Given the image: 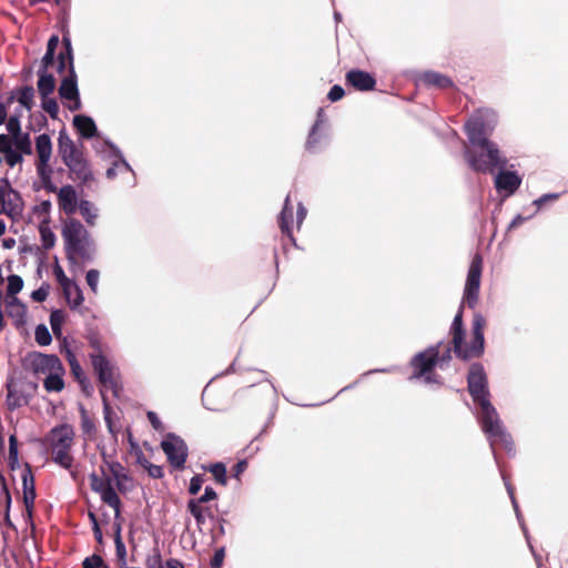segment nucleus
Segmentation results:
<instances>
[{"label":"nucleus","instance_id":"1","mask_svg":"<svg viewBox=\"0 0 568 568\" xmlns=\"http://www.w3.org/2000/svg\"><path fill=\"white\" fill-rule=\"evenodd\" d=\"M485 327L486 318L476 312L471 322L470 341L465 342L466 329L463 322V306H460L449 328L452 348L448 347L442 355L439 354V362H449L452 351L458 359L464 362L480 358L485 352Z\"/></svg>","mask_w":568,"mask_h":568},{"label":"nucleus","instance_id":"2","mask_svg":"<svg viewBox=\"0 0 568 568\" xmlns=\"http://www.w3.org/2000/svg\"><path fill=\"white\" fill-rule=\"evenodd\" d=\"M465 132L473 146L487 151V160H485L484 154H476V151L469 148L465 149V160L474 171L493 173L496 168H501L506 164V160L501 158L497 144L487 138L486 124L483 120H469L465 124Z\"/></svg>","mask_w":568,"mask_h":568},{"label":"nucleus","instance_id":"3","mask_svg":"<svg viewBox=\"0 0 568 568\" xmlns=\"http://www.w3.org/2000/svg\"><path fill=\"white\" fill-rule=\"evenodd\" d=\"M58 152L69 170V178L79 186L89 185L94 181V174L83 148L78 146L65 131H61L59 134Z\"/></svg>","mask_w":568,"mask_h":568},{"label":"nucleus","instance_id":"4","mask_svg":"<svg viewBox=\"0 0 568 568\" xmlns=\"http://www.w3.org/2000/svg\"><path fill=\"white\" fill-rule=\"evenodd\" d=\"M65 255L70 263L91 261L94 253L93 241L83 224L69 217L62 226Z\"/></svg>","mask_w":568,"mask_h":568},{"label":"nucleus","instance_id":"5","mask_svg":"<svg viewBox=\"0 0 568 568\" xmlns=\"http://www.w3.org/2000/svg\"><path fill=\"white\" fill-rule=\"evenodd\" d=\"M75 432L70 424H60L53 427L44 437V445L53 463L70 470L71 474L74 457L72 447L74 445Z\"/></svg>","mask_w":568,"mask_h":568},{"label":"nucleus","instance_id":"6","mask_svg":"<svg viewBox=\"0 0 568 568\" xmlns=\"http://www.w3.org/2000/svg\"><path fill=\"white\" fill-rule=\"evenodd\" d=\"M478 405L480 407L481 428L488 436L491 447L501 446L507 452H511L514 448L511 436L503 428L498 414L490 400H485Z\"/></svg>","mask_w":568,"mask_h":568},{"label":"nucleus","instance_id":"7","mask_svg":"<svg viewBox=\"0 0 568 568\" xmlns=\"http://www.w3.org/2000/svg\"><path fill=\"white\" fill-rule=\"evenodd\" d=\"M90 357L100 384L119 397L122 386L116 367L103 354H91Z\"/></svg>","mask_w":568,"mask_h":568},{"label":"nucleus","instance_id":"8","mask_svg":"<svg viewBox=\"0 0 568 568\" xmlns=\"http://www.w3.org/2000/svg\"><path fill=\"white\" fill-rule=\"evenodd\" d=\"M467 389L476 404L489 400L488 378L480 363H473L467 375Z\"/></svg>","mask_w":568,"mask_h":568},{"label":"nucleus","instance_id":"9","mask_svg":"<svg viewBox=\"0 0 568 568\" xmlns=\"http://www.w3.org/2000/svg\"><path fill=\"white\" fill-rule=\"evenodd\" d=\"M439 363V344L428 347L424 352L416 354L410 362L413 377H424L425 382H433L432 373Z\"/></svg>","mask_w":568,"mask_h":568},{"label":"nucleus","instance_id":"10","mask_svg":"<svg viewBox=\"0 0 568 568\" xmlns=\"http://www.w3.org/2000/svg\"><path fill=\"white\" fill-rule=\"evenodd\" d=\"M481 271L483 257L480 254H475L468 270L463 300L469 308H474L478 302Z\"/></svg>","mask_w":568,"mask_h":568},{"label":"nucleus","instance_id":"11","mask_svg":"<svg viewBox=\"0 0 568 568\" xmlns=\"http://www.w3.org/2000/svg\"><path fill=\"white\" fill-rule=\"evenodd\" d=\"M161 448L174 469L182 470L184 468L187 458V446L180 436L169 433L161 442Z\"/></svg>","mask_w":568,"mask_h":568},{"label":"nucleus","instance_id":"12","mask_svg":"<svg viewBox=\"0 0 568 568\" xmlns=\"http://www.w3.org/2000/svg\"><path fill=\"white\" fill-rule=\"evenodd\" d=\"M7 407L9 410L13 412L17 408H20L24 405L29 404L31 394L28 393V389L36 392L37 384L34 383H24L17 382L14 379L8 381L7 385Z\"/></svg>","mask_w":568,"mask_h":568},{"label":"nucleus","instance_id":"13","mask_svg":"<svg viewBox=\"0 0 568 568\" xmlns=\"http://www.w3.org/2000/svg\"><path fill=\"white\" fill-rule=\"evenodd\" d=\"M62 362L54 354L33 353L30 355V367L37 375H49L59 367Z\"/></svg>","mask_w":568,"mask_h":568},{"label":"nucleus","instance_id":"14","mask_svg":"<svg viewBox=\"0 0 568 568\" xmlns=\"http://www.w3.org/2000/svg\"><path fill=\"white\" fill-rule=\"evenodd\" d=\"M21 480H22L23 504H24L26 513H27V516L29 518H31L32 514H33L34 500H36L37 494H36L34 477L32 475L31 467L28 464L26 465V468L22 470Z\"/></svg>","mask_w":568,"mask_h":568},{"label":"nucleus","instance_id":"15","mask_svg":"<svg viewBox=\"0 0 568 568\" xmlns=\"http://www.w3.org/2000/svg\"><path fill=\"white\" fill-rule=\"evenodd\" d=\"M345 82L357 91H371L374 90L376 85L375 78L371 73L359 69L349 70L345 75Z\"/></svg>","mask_w":568,"mask_h":568},{"label":"nucleus","instance_id":"16","mask_svg":"<svg viewBox=\"0 0 568 568\" xmlns=\"http://www.w3.org/2000/svg\"><path fill=\"white\" fill-rule=\"evenodd\" d=\"M58 204L61 211L67 215H72L78 210L77 191L74 186L67 184L58 191Z\"/></svg>","mask_w":568,"mask_h":568},{"label":"nucleus","instance_id":"17","mask_svg":"<svg viewBox=\"0 0 568 568\" xmlns=\"http://www.w3.org/2000/svg\"><path fill=\"white\" fill-rule=\"evenodd\" d=\"M520 176L513 171H501L495 179V187L498 191H506L508 195L514 194L520 186Z\"/></svg>","mask_w":568,"mask_h":568},{"label":"nucleus","instance_id":"18","mask_svg":"<svg viewBox=\"0 0 568 568\" xmlns=\"http://www.w3.org/2000/svg\"><path fill=\"white\" fill-rule=\"evenodd\" d=\"M59 95L64 100H72L80 97L78 90V77L75 73L74 65L69 68V73L65 75L59 87Z\"/></svg>","mask_w":568,"mask_h":568},{"label":"nucleus","instance_id":"19","mask_svg":"<svg viewBox=\"0 0 568 568\" xmlns=\"http://www.w3.org/2000/svg\"><path fill=\"white\" fill-rule=\"evenodd\" d=\"M278 226L283 235H286L293 244L295 239L293 236V206L291 205L290 195L286 196L282 212L278 216Z\"/></svg>","mask_w":568,"mask_h":568},{"label":"nucleus","instance_id":"20","mask_svg":"<svg viewBox=\"0 0 568 568\" xmlns=\"http://www.w3.org/2000/svg\"><path fill=\"white\" fill-rule=\"evenodd\" d=\"M0 153L10 168L22 163L23 155L12 148V139L7 134H0Z\"/></svg>","mask_w":568,"mask_h":568},{"label":"nucleus","instance_id":"21","mask_svg":"<svg viewBox=\"0 0 568 568\" xmlns=\"http://www.w3.org/2000/svg\"><path fill=\"white\" fill-rule=\"evenodd\" d=\"M422 82L430 88L448 89L454 87L450 78L436 71H426L420 77Z\"/></svg>","mask_w":568,"mask_h":568},{"label":"nucleus","instance_id":"22","mask_svg":"<svg viewBox=\"0 0 568 568\" xmlns=\"http://www.w3.org/2000/svg\"><path fill=\"white\" fill-rule=\"evenodd\" d=\"M36 169L44 190L49 193H55L57 186L52 182L53 170L50 166V161H37Z\"/></svg>","mask_w":568,"mask_h":568},{"label":"nucleus","instance_id":"23","mask_svg":"<svg viewBox=\"0 0 568 568\" xmlns=\"http://www.w3.org/2000/svg\"><path fill=\"white\" fill-rule=\"evenodd\" d=\"M64 367L63 365L55 369L54 372L50 373L45 376L43 379V387L48 393H60L64 388Z\"/></svg>","mask_w":568,"mask_h":568},{"label":"nucleus","instance_id":"24","mask_svg":"<svg viewBox=\"0 0 568 568\" xmlns=\"http://www.w3.org/2000/svg\"><path fill=\"white\" fill-rule=\"evenodd\" d=\"M73 125L83 139H91L97 134V125L92 118L87 115H75Z\"/></svg>","mask_w":568,"mask_h":568},{"label":"nucleus","instance_id":"25","mask_svg":"<svg viewBox=\"0 0 568 568\" xmlns=\"http://www.w3.org/2000/svg\"><path fill=\"white\" fill-rule=\"evenodd\" d=\"M37 161H50L52 155V142L47 133L36 138Z\"/></svg>","mask_w":568,"mask_h":568},{"label":"nucleus","instance_id":"26","mask_svg":"<svg viewBox=\"0 0 568 568\" xmlns=\"http://www.w3.org/2000/svg\"><path fill=\"white\" fill-rule=\"evenodd\" d=\"M38 91L41 98L49 97L55 89V79L51 73L38 71Z\"/></svg>","mask_w":568,"mask_h":568},{"label":"nucleus","instance_id":"27","mask_svg":"<svg viewBox=\"0 0 568 568\" xmlns=\"http://www.w3.org/2000/svg\"><path fill=\"white\" fill-rule=\"evenodd\" d=\"M100 496L104 504L114 509V517L118 519L121 513V499L112 487V484L106 486V488L100 493Z\"/></svg>","mask_w":568,"mask_h":568},{"label":"nucleus","instance_id":"28","mask_svg":"<svg viewBox=\"0 0 568 568\" xmlns=\"http://www.w3.org/2000/svg\"><path fill=\"white\" fill-rule=\"evenodd\" d=\"M63 294L71 308L79 307L84 301L81 288L74 282L63 288Z\"/></svg>","mask_w":568,"mask_h":568},{"label":"nucleus","instance_id":"29","mask_svg":"<svg viewBox=\"0 0 568 568\" xmlns=\"http://www.w3.org/2000/svg\"><path fill=\"white\" fill-rule=\"evenodd\" d=\"M80 418L82 433L88 437V439H93L97 433L95 422L83 405L80 406Z\"/></svg>","mask_w":568,"mask_h":568},{"label":"nucleus","instance_id":"30","mask_svg":"<svg viewBox=\"0 0 568 568\" xmlns=\"http://www.w3.org/2000/svg\"><path fill=\"white\" fill-rule=\"evenodd\" d=\"M6 307L10 317L22 320L26 315V306L18 297H7Z\"/></svg>","mask_w":568,"mask_h":568},{"label":"nucleus","instance_id":"31","mask_svg":"<svg viewBox=\"0 0 568 568\" xmlns=\"http://www.w3.org/2000/svg\"><path fill=\"white\" fill-rule=\"evenodd\" d=\"M78 209L85 222L90 226H93L95 224V219L98 217V210L94 204L88 200H81Z\"/></svg>","mask_w":568,"mask_h":568},{"label":"nucleus","instance_id":"32","mask_svg":"<svg viewBox=\"0 0 568 568\" xmlns=\"http://www.w3.org/2000/svg\"><path fill=\"white\" fill-rule=\"evenodd\" d=\"M12 139V146L14 145V150L21 153L22 155H31L33 153L32 142L29 133H22L17 138Z\"/></svg>","mask_w":568,"mask_h":568},{"label":"nucleus","instance_id":"33","mask_svg":"<svg viewBox=\"0 0 568 568\" xmlns=\"http://www.w3.org/2000/svg\"><path fill=\"white\" fill-rule=\"evenodd\" d=\"M187 510L194 517L199 527L205 524V513L210 510L209 507H203L201 504L190 499L187 501Z\"/></svg>","mask_w":568,"mask_h":568},{"label":"nucleus","instance_id":"34","mask_svg":"<svg viewBox=\"0 0 568 568\" xmlns=\"http://www.w3.org/2000/svg\"><path fill=\"white\" fill-rule=\"evenodd\" d=\"M214 477L215 481L222 486L227 484L226 467L223 463H215L206 468Z\"/></svg>","mask_w":568,"mask_h":568},{"label":"nucleus","instance_id":"35","mask_svg":"<svg viewBox=\"0 0 568 568\" xmlns=\"http://www.w3.org/2000/svg\"><path fill=\"white\" fill-rule=\"evenodd\" d=\"M34 89L32 87H23L18 97V101L26 109L31 110L33 106Z\"/></svg>","mask_w":568,"mask_h":568},{"label":"nucleus","instance_id":"36","mask_svg":"<svg viewBox=\"0 0 568 568\" xmlns=\"http://www.w3.org/2000/svg\"><path fill=\"white\" fill-rule=\"evenodd\" d=\"M39 232H40V235H41V241H42L43 248L44 250L52 248L54 246V244H55V235H54V233L50 230L49 226H47L44 224L40 225Z\"/></svg>","mask_w":568,"mask_h":568},{"label":"nucleus","instance_id":"37","mask_svg":"<svg viewBox=\"0 0 568 568\" xmlns=\"http://www.w3.org/2000/svg\"><path fill=\"white\" fill-rule=\"evenodd\" d=\"M65 320V315L63 311L55 310L52 311L50 314V325L52 328V332L55 336H59L61 334V326Z\"/></svg>","mask_w":568,"mask_h":568},{"label":"nucleus","instance_id":"38","mask_svg":"<svg viewBox=\"0 0 568 568\" xmlns=\"http://www.w3.org/2000/svg\"><path fill=\"white\" fill-rule=\"evenodd\" d=\"M109 470L116 480L118 489L120 491H123V488L121 486V479H129L128 475L124 471V467L120 463L113 462L109 464Z\"/></svg>","mask_w":568,"mask_h":568},{"label":"nucleus","instance_id":"39","mask_svg":"<svg viewBox=\"0 0 568 568\" xmlns=\"http://www.w3.org/2000/svg\"><path fill=\"white\" fill-rule=\"evenodd\" d=\"M100 394H101V397H102L104 420H105L106 427H108L109 432L113 436H116L118 432L113 427V422H112V418H111V406H110V403H109L108 397L105 396V393H104L103 389L100 390Z\"/></svg>","mask_w":568,"mask_h":568},{"label":"nucleus","instance_id":"40","mask_svg":"<svg viewBox=\"0 0 568 568\" xmlns=\"http://www.w3.org/2000/svg\"><path fill=\"white\" fill-rule=\"evenodd\" d=\"M23 287V281L19 275H10L8 277L7 295L8 297H16Z\"/></svg>","mask_w":568,"mask_h":568},{"label":"nucleus","instance_id":"41","mask_svg":"<svg viewBox=\"0 0 568 568\" xmlns=\"http://www.w3.org/2000/svg\"><path fill=\"white\" fill-rule=\"evenodd\" d=\"M36 342L41 346H47L51 343L52 337L45 325L40 324L34 331Z\"/></svg>","mask_w":568,"mask_h":568},{"label":"nucleus","instance_id":"42","mask_svg":"<svg viewBox=\"0 0 568 568\" xmlns=\"http://www.w3.org/2000/svg\"><path fill=\"white\" fill-rule=\"evenodd\" d=\"M115 555L120 567L126 566V548L121 536L115 537Z\"/></svg>","mask_w":568,"mask_h":568},{"label":"nucleus","instance_id":"43","mask_svg":"<svg viewBox=\"0 0 568 568\" xmlns=\"http://www.w3.org/2000/svg\"><path fill=\"white\" fill-rule=\"evenodd\" d=\"M90 487L95 493H101L103 489L106 488V486L111 485L110 478H101L97 474H91L90 477Z\"/></svg>","mask_w":568,"mask_h":568},{"label":"nucleus","instance_id":"44","mask_svg":"<svg viewBox=\"0 0 568 568\" xmlns=\"http://www.w3.org/2000/svg\"><path fill=\"white\" fill-rule=\"evenodd\" d=\"M41 99H42V103H41L42 109L52 119H55L59 114V105H58V102L55 101V99L50 98V97H45V98H41Z\"/></svg>","mask_w":568,"mask_h":568},{"label":"nucleus","instance_id":"45","mask_svg":"<svg viewBox=\"0 0 568 568\" xmlns=\"http://www.w3.org/2000/svg\"><path fill=\"white\" fill-rule=\"evenodd\" d=\"M1 494L6 506V520L9 523V511L11 506V494L7 485L6 478L0 474Z\"/></svg>","mask_w":568,"mask_h":568},{"label":"nucleus","instance_id":"46","mask_svg":"<svg viewBox=\"0 0 568 568\" xmlns=\"http://www.w3.org/2000/svg\"><path fill=\"white\" fill-rule=\"evenodd\" d=\"M144 564L145 568H164L162 557L158 548H154L153 552L146 556Z\"/></svg>","mask_w":568,"mask_h":568},{"label":"nucleus","instance_id":"47","mask_svg":"<svg viewBox=\"0 0 568 568\" xmlns=\"http://www.w3.org/2000/svg\"><path fill=\"white\" fill-rule=\"evenodd\" d=\"M9 463L13 469L18 464V440L16 435L9 437Z\"/></svg>","mask_w":568,"mask_h":568},{"label":"nucleus","instance_id":"48","mask_svg":"<svg viewBox=\"0 0 568 568\" xmlns=\"http://www.w3.org/2000/svg\"><path fill=\"white\" fill-rule=\"evenodd\" d=\"M7 130L9 132L8 135L10 138H17L18 135L22 134L20 120L18 116L13 115L9 118V120L7 121Z\"/></svg>","mask_w":568,"mask_h":568},{"label":"nucleus","instance_id":"49","mask_svg":"<svg viewBox=\"0 0 568 568\" xmlns=\"http://www.w3.org/2000/svg\"><path fill=\"white\" fill-rule=\"evenodd\" d=\"M104 561L100 555L87 557L82 562V568H101Z\"/></svg>","mask_w":568,"mask_h":568},{"label":"nucleus","instance_id":"50","mask_svg":"<svg viewBox=\"0 0 568 568\" xmlns=\"http://www.w3.org/2000/svg\"><path fill=\"white\" fill-rule=\"evenodd\" d=\"M204 483L203 475H194L190 480L189 493L191 495H197Z\"/></svg>","mask_w":568,"mask_h":568},{"label":"nucleus","instance_id":"51","mask_svg":"<svg viewBox=\"0 0 568 568\" xmlns=\"http://www.w3.org/2000/svg\"><path fill=\"white\" fill-rule=\"evenodd\" d=\"M53 273H54V276L58 281V283L60 284V286L62 287V290L64 287H67L70 283H72V281L65 276L62 267L57 264L54 267H53Z\"/></svg>","mask_w":568,"mask_h":568},{"label":"nucleus","instance_id":"52","mask_svg":"<svg viewBox=\"0 0 568 568\" xmlns=\"http://www.w3.org/2000/svg\"><path fill=\"white\" fill-rule=\"evenodd\" d=\"M62 44L64 47V50L61 51L60 53H64V55L68 57V64H69V68H71V65H74V64H73V49H72L70 38L67 36H63Z\"/></svg>","mask_w":568,"mask_h":568},{"label":"nucleus","instance_id":"53","mask_svg":"<svg viewBox=\"0 0 568 568\" xmlns=\"http://www.w3.org/2000/svg\"><path fill=\"white\" fill-rule=\"evenodd\" d=\"M100 273L97 270H90L87 273L85 280L92 292H97Z\"/></svg>","mask_w":568,"mask_h":568},{"label":"nucleus","instance_id":"54","mask_svg":"<svg viewBox=\"0 0 568 568\" xmlns=\"http://www.w3.org/2000/svg\"><path fill=\"white\" fill-rule=\"evenodd\" d=\"M216 498H217L216 491L212 487L207 486L205 488L204 494L201 497L194 499V501L202 505V504L209 503L211 500H215Z\"/></svg>","mask_w":568,"mask_h":568},{"label":"nucleus","instance_id":"55","mask_svg":"<svg viewBox=\"0 0 568 568\" xmlns=\"http://www.w3.org/2000/svg\"><path fill=\"white\" fill-rule=\"evenodd\" d=\"M345 94V91L344 89L338 85V84H335L331 88L328 94H327V99L332 102H336V101H339Z\"/></svg>","mask_w":568,"mask_h":568},{"label":"nucleus","instance_id":"56","mask_svg":"<svg viewBox=\"0 0 568 568\" xmlns=\"http://www.w3.org/2000/svg\"><path fill=\"white\" fill-rule=\"evenodd\" d=\"M225 557V550L224 548H220L214 552V556L211 559V567L212 568H221L224 561Z\"/></svg>","mask_w":568,"mask_h":568},{"label":"nucleus","instance_id":"57","mask_svg":"<svg viewBox=\"0 0 568 568\" xmlns=\"http://www.w3.org/2000/svg\"><path fill=\"white\" fill-rule=\"evenodd\" d=\"M54 54L55 52L47 51L41 60V67L38 71L48 72V69L54 63Z\"/></svg>","mask_w":568,"mask_h":568},{"label":"nucleus","instance_id":"58","mask_svg":"<svg viewBox=\"0 0 568 568\" xmlns=\"http://www.w3.org/2000/svg\"><path fill=\"white\" fill-rule=\"evenodd\" d=\"M317 128H318V123H315L308 134V138H307V141H306V148L310 150V151H313L315 149V145L316 143L318 142V136H317Z\"/></svg>","mask_w":568,"mask_h":568},{"label":"nucleus","instance_id":"59","mask_svg":"<svg viewBox=\"0 0 568 568\" xmlns=\"http://www.w3.org/2000/svg\"><path fill=\"white\" fill-rule=\"evenodd\" d=\"M248 463L246 459L239 460L232 468V476L240 479V476L247 469Z\"/></svg>","mask_w":568,"mask_h":568},{"label":"nucleus","instance_id":"60","mask_svg":"<svg viewBox=\"0 0 568 568\" xmlns=\"http://www.w3.org/2000/svg\"><path fill=\"white\" fill-rule=\"evenodd\" d=\"M146 471L150 477L155 479H160L164 476L163 468L161 466L153 465L152 463H148Z\"/></svg>","mask_w":568,"mask_h":568},{"label":"nucleus","instance_id":"61","mask_svg":"<svg viewBox=\"0 0 568 568\" xmlns=\"http://www.w3.org/2000/svg\"><path fill=\"white\" fill-rule=\"evenodd\" d=\"M48 288L44 286L39 287L38 290L33 291L31 294V297L36 302H43L48 297Z\"/></svg>","mask_w":568,"mask_h":568},{"label":"nucleus","instance_id":"62","mask_svg":"<svg viewBox=\"0 0 568 568\" xmlns=\"http://www.w3.org/2000/svg\"><path fill=\"white\" fill-rule=\"evenodd\" d=\"M146 417L155 430L163 429V424L154 412H148Z\"/></svg>","mask_w":568,"mask_h":568},{"label":"nucleus","instance_id":"63","mask_svg":"<svg viewBox=\"0 0 568 568\" xmlns=\"http://www.w3.org/2000/svg\"><path fill=\"white\" fill-rule=\"evenodd\" d=\"M70 369H71L72 375L75 377V379L78 382L82 383L84 379V373L82 371L80 363L79 362L72 363V365L70 366Z\"/></svg>","mask_w":568,"mask_h":568},{"label":"nucleus","instance_id":"64","mask_svg":"<svg viewBox=\"0 0 568 568\" xmlns=\"http://www.w3.org/2000/svg\"><path fill=\"white\" fill-rule=\"evenodd\" d=\"M89 343H90V346L94 351L92 354H102L101 343H100V339H99V337L97 335H92L89 338Z\"/></svg>","mask_w":568,"mask_h":568}]
</instances>
